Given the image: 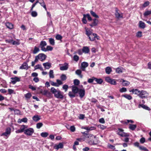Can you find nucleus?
Instances as JSON below:
<instances>
[{
	"instance_id": "1",
	"label": "nucleus",
	"mask_w": 151,
	"mask_h": 151,
	"mask_svg": "<svg viewBox=\"0 0 151 151\" xmlns=\"http://www.w3.org/2000/svg\"><path fill=\"white\" fill-rule=\"evenodd\" d=\"M50 91L55 98L60 99H63V92L58 88L56 89L54 87H52L50 89Z\"/></svg>"
},
{
	"instance_id": "2",
	"label": "nucleus",
	"mask_w": 151,
	"mask_h": 151,
	"mask_svg": "<svg viewBox=\"0 0 151 151\" xmlns=\"http://www.w3.org/2000/svg\"><path fill=\"white\" fill-rule=\"evenodd\" d=\"M83 17L82 19V20L83 23L84 24H86L87 22V21L86 18H87L88 20L91 21L92 20V19L91 17L89 14H83Z\"/></svg>"
},
{
	"instance_id": "3",
	"label": "nucleus",
	"mask_w": 151,
	"mask_h": 151,
	"mask_svg": "<svg viewBox=\"0 0 151 151\" xmlns=\"http://www.w3.org/2000/svg\"><path fill=\"white\" fill-rule=\"evenodd\" d=\"M117 134L121 137H128L129 134L124 132V130L120 128H119Z\"/></svg>"
},
{
	"instance_id": "4",
	"label": "nucleus",
	"mask_w": 151,
	"mask_h": 151,
	"mask_svg": "<svg viewBox=\"0 0 151 151\" xmlns=\"http://www.w3.org/2000/svg\"><path fill=\"white\" fill-rule=\"evenodd\" d=\"M34 130L32 128H27L24 131V133L27 136H31L34 132Z\"/></svg>"
},
{
	"instance_id": "5",
	"label": "nucleus",
	"mask_w": 151,
	"mask_h": 151,
	"mask_svg": "<svg viewBox=\"0 0 151 151\" xmlns=\"http://www.w3.org/2000/svg\"><path fill=\"white\" fill-rule=\"evenodd\" d=\"M105 80L106 82L111 84L115 85L116 84V82L114 79H112L109 77H106Z\"/></svg>"
},
{
	"instance_id": "6",
	"label": "nucleus",
	"mask_w": 151,
	"mask_h": 151,
	"mask_svg": "<svg viewBox=\"0 0 151 151\" xmlns=\"http://www.w3.org/2000/svg\"><path fill=\"white\" fill-rule=\"evenodd\" d=\"M148 96V93L147 92L144 90H141L139 96V97L142 99L147 97Z\"/></svg>"
},
{
	"instance_id": "7",
	"label": "nucleus",
	"mask_w": 151,
	"mask_h": 151,
	"mask_svg": "<svg viewBox=\"0 0 151 151\" xmlns=\"http://www.w3.org/2000/svg\"><path fill=\"white\" fill-rule=\"evenodd\" d=\"M27 128V126L25 125L21 126L20 129L16 130L15 132L16 133H19L24 132V131Z\"/></svg>"
},
{
	"instance_id": "8",
	"label": "nucleus",
	"mask_w": 151,
	"mask_h": 151,
	"mask_svg": "<svg viewBox=\"0 0 151 151\" xmlns=\"http://www.w3.org/2000/svg\"><path fill=\"white\" fill-rule=\"evenodd\" d=\"M90 40L91 41H94L96 38L97 40H99V37L96 34L92 33L88 37Z\"/></svg>"
},
{
	"instance_id": "9",
	"label": "nucleus",
	"mask_w": 151,
	"mask_h": 151,
	"mask_svg": "<svg viewBox=\"0 0 151 151\" xmlns=\"http://www.w3.org/2000/svg\"><path fill=\"white\" fill-rule=\"evenodd\" d=\"M38 60H40L41 61H43L46 58V56L42 53L39 54L38 55L36 56Z\"/></svg>"
},
{
	"instance_id": "10",
	"label": "nucleus",
	"mask_w": 151,
	"mask_h": 151,
	"mask_svg": "<svg viewBox=\"0 0 151 151\" xmlns=\"http://www.w3.org/2000/svg\"><path fill=\"white\" fill-rule=\"evenodd\" d=\"M80 97L83 98L85 95V90L84 88L79 89L78 91Z\"/></svg>"
},
{
	"instance_id": "11",
	"label": "nucleus",
	"mask_w": 151,
	"mask_h": 151,
	"mask_svg": "<svg viewBox=\"0 0 151 151\" xmlns=\"http://www.w3.org/2000/svg\"><path fill=\"white\" fill-rule=\"evenodd\" d=\"M11 129L10 127L7 128L6 129L5 132L2 133L1 136L4 135L5 136H7L8 135H9L11 133Z\"/></svg>"
},
{
	"instance_id": "12",
	"label": "nucleus",
	"mask_w": 151,
	"mask_h": 151,
	"mask_svg": "<svg viewBox=\"0 0 151 151\" xmlns=\"http://www.w3.org/2000/svg\"><path fill=\"white\" fill-rule=\"evenodd\" d=\"M11 83L13 84H14L17 82H19L20 81V78L17 77H12L11 78Z\"/></svg>"
},
{
	"instance_id": "13",
	"label": "nucleus",
	"mask_w": 151,
	"mask_h": 151,
	"mask_svg": "<svg viewBox=\"0 0 151 151\" xmlns=\"http://www.w3.org/2000/svg\"><path fill=\"white\" fill-rule=\"evenodd\" d=\"M141 91L138 89H133L131 90H129V92H132V93L136 94L139 96Z\"/></svg>"
},
{
	"instance_id": "14",
	"label": "nucleus",
	"mask_w": 151,
	"mask_h": 151,
	"mask_svg": "<svg viewBox=\"0 0 151 151\" xmlns=\"http://www.w3.org/2000/svg\"><path fill=\"white\" fill-rule=\"evenodd\" d=\"M96 137L95 139H91L89 140H88V143L90 145H96L97 143V142L96 141Z\"/></svg>"
},
{
	"instance_id": "15",
	"label": "nucleus",
	"mask_w": 151,
	"mask_h": 151,
	"mask_svg": "<svg viewBox=\"0 0 151 151\" xmlns=\"http://www.w3.org/2000/svg\"><path fill=\"white\" fill-rule=\"evenodd\" d=\"M88 66V64L86 62H83L81 64V69L82 71H84L85 70V68Z\"/></svg>"
},
{
	"instance_id": "16",
	"label": "nucleus",
	"mask_w": 151,
	"mask_h": 151,
	"mask_svg": "<svg viewBox=\"0 0 151 151\" xmlns=\"http://www.w3.org/2000/svg\"><path fill=\"white\" fill-rule=\"evenodd\" d=\"M68 68V65L67 63H65L63 65L60 67V69L61 70H67Z\"/></svg>"
},
{
	"instance_id": "17",
	"label": "nucleus",
	"mask_w": 151,
	"mask_h": 151,
	"mask_svg": "<svg viewBox=\"0 0 151 151\" xmlns=\"http://www.w3.org/2000/svg\"><path fill=\"white\" fill-rule=\"evenodd\" d=\"M63 145L62 143H60L58 145H55L54 146V148L57 150L60 148H63Z\"/></svg>"
},
{
	"instance_id": "18",
	"label": "nucleus",
	"mask_w": 151,
	"mask_h": 151,
	"mask_svg": "<svg viewBox=\"0 0 151 151\" xmlns=\"http://www.w3.org/2000/svg\"><path fill=\"white\" fill-rule=\"evenodd\" d=\"M47 45V43L45 41H42L40 44V46L41 48V50L43 51L44 50V49H45V47Z\"/></svg>"
},
{
	"instance_id": "19",
	"label": "nucleus",
	"mask_w": 151,
	"mask_h": 151,
	"mask_svg": "<svg viewBox=\"0 0 151 151\" xmlns=\"http://www.w3.org/2000/svg\"><path fill=\"white\" fill-rule=\"evenodd\" d=\"M93 22L90 24V26L91 27L94 26H97L98 25L99 22L98 20L96 19H93Z\"/></svg>"
},
{
	"instance_id": "20",
	"label": "nucleus",
	"mask_w": 151,
	"mask_h": 151,
	"mask_svg": "<svg viewBox=\"0 0 151 151\" xmlns=\"http://www.w3.org/2000/svg\"><path fill=\"white\" fill-rule=\"evenodd\" d=\"M82 49L83 52L86 54L88 53L90 51L89 47L87 46L83 47Z\"/></svg>"
},
{
	"instance_id": "21",
	"label": "nucleus",
	"mask_w": 151,
	"mask_h": 151,
	"mask_svg": "<svg viewBox=\"0 0 151 151\" xmlns=\"http://www.w3.org/2000/svg\"><path fill=\"white\" fill-rule=\"evenodd\" d=\"M115 15L116 17L117 18H122L123 17L122 14V13L120 14V12H118V10L117 9H116Z\"/></svg>"
},
{
	"instance_id": "22",
	"label": "nucleus",
	"mask_w": 151,
	"mask_h": 151,
	"mask_svg": "<svg viewBox=\"0 0 151 151\" xmlns=\"http://www.w3.org/2000/svg\"><path fill=\"white\" fill-rule=\"evenodd\" d=\"M20 69H27L28 68V65L27 63L24 62V63L20 67Z\"/></svg>"
},
{
	"instance_id": "23",
	"label": "nucleus",
	"mask_w": 151,
	"mask_h": 151,
	"mask_svg": "<svg viewBox=\"0 0 151 151\" xmlns=\"http://www.w3.org/2000/svg\"><path fill=\"white\" fill-rule=\"evenodd\" d=\"M72 90L73 92L76 94L78 92L79 89L76 86H72Z\"/></svg>"
},
{
	"instance_id": "24",
	"label": "nucleus",
	"mask_w": 151,
	"mask_h": 151,
	"mask_svg": "<svg viewBox=\"0 0 151 151\" xmlns=\"http://www.w3.org/2000/svg\"><path fill=\"white\" fill-rule=\"evenodd\" d=\"M43 65L46 69H49L51 67V64L48 62L43 63Z\"/></svg>"
},
{
	"instance_id": "25",
	"label": "nucleus",
	"mask_w": 151,
	"mask_h": 151,
	"mask_svg": "<svg viewBox=\"0 0 151 151\" xmlns=\"http://www.w3.org/2000/svg\"><path fill=\"white\" fill-rule=\"evenodd\" d=\"M82 128L87 130V131H88V132L89 131H91L94 130L96 129V128L93 127H82Z\"/></svg>"
},
{
	"instance_id": "26",
	"label": "nucleus",
	"mask_w": 151,
	"mask_h": 151,
	"mask_svg": "<svg viewBox=\"0 0 151 151\" xmlns=\"http://www.w3.org/2000/svg\"><path fill=\"white\" fill-rule=\"evenodd\" d=\"M139 28L142 29H144L145 27V23L142 21H139Z\"/></svg>"
},
{
	"instance_id": "27",
	"label": "nucleus",
	"mask_w": 151,
	"mask_h": 151,
	"mask_svg": "<svg viewBox=\"0 0 151 151\" xmlns=\"http://www.w3.org/2000/svg\"><path fill=\"white\" fill-rule=\"evenodd\" d=\"M33 120L35 122H37L40 119V116L37 115H35L32 117Z\"/></svg>"
},
{
	"instance_id": "28",
	"label": "nucleus",
	"mask_w": 151,
	"mask_h": 151,
	"mask_svg": "<svg viewBox=\"0 0 151 151\" xmlns=\"http://www.w3.org/2000/svg\"><path fill=\"white\" fill-rule=\"evenodd\" d=\"M85 29L86 35L88 37L92 33V32L90 31L88 28L85 27Z\"/></svg>"
},
{
	"instance_id": "29",
	"label": "nucleus",
	"mask_w": 151,
	"mask_h": 151,
	"mask_svg": "<svg viewBox=\"0 0 151 151\" xmlns=\"http://www.w3.org/2000/svg\"><path fill=\"white\" fill-rule=\"evenodd\" d=\"M6 27L9 29H12L13 28V25L11 23L7 22L6 23Z\"/></svg>"
},
{
	"instance_id": "30",
	"label": "nucleus",
	"mask_w": 151,
	"mask_h": 151,
	"mask_svg": "<svg viewBox=\"0 0 151 151\" xmlns=\"http://www.w3.org/2000/svg\"><path fill=\"white\" fill-rule=\"evenodd\" d=\"M137 127L136 124H129V128L132 130H134Z\"/></svg>"
},
{
	"instance_id": "31",
	"label": "nucleus",
	"mask_w": 151,
	"mask_h": 151,
	"mask_svg": "<svg viewBox=\"0 0 151 151\" xmlns=\"http://www.w3.org/2000/svg\"><path fill=\"white\" fill-rule=\"evenodd\" d=\"M105 71L107 74H110L112 71L111 68L110 67H106L105 68Z\"/></svg>"
},
{
	"instance_id": "32",
	"label": "nucleus",
	"mask_w": 151,
	"mask_h": 151,
	"mask_svg": "<svg viewBox=\"0 0 151 151\" xmlns=\"http://www.w3.org/2000/svg\"><path fill=\"white\" fill-rule=\"evenodd\" d=\"M120 81L122 82L123 85L124 86H127L130 83L129 82L125 81L123 79H121V80H120Z\"/></svg>"
},
{
	"instance_id": "33",
	"label": "nucleus",
	"mask_w": 151,
	"mask_h": 151,
	"mask_svg": "<svg viewBox=\"0 0 151 151\" xmlns=\"http://www.w3.org/2000/svg\"><path fill=\"white\" fill-rule=\"evenodd\" d=\"M76 74L78 76L81 78L83 77V75H81V71L80 70H77L75 72Z\"/></svg>"
},
{
	"instance_id": "34",
	"label": "nucleus",
	"mask_w": 151,
	"mask_h": 151,
	"mask_svg": "<svg viewBox=\"0 0 151 151\" xmlns=\"http://www.w3.org/2000/svg\"><path fill=\"white\" fill-rule=\"evenodd\" d=\"M49 77L50 78H54V72L53 70H50L49 72Z\"/></svg>"
},
{
	"instance_id": "35",
	"label": "nucleus",
	"mask_w": 151,
	"mask_h": 151,
	"mask_svg": "<svg viewBox=\"0 0 151 151\" xmlns=\"http://www.w3.org/2000/svg\"><path fill=\"white\" fill-rule=\"evenodd\" d=\"M95 137H96L95 136H94L92 134H89L87 136H86V138H88V140H89L91 139H95Z\"/></svg>"
},
{
	"instance_id": "36",
	"label": "nucleus",
	"mask_w": 151,
	"mask_h": 151,
	"mask_svg": "<svg viewBox=\"0 0 151 151\" xmlns=\"http://www.w3.org/2000/svg\"><path fill=\"white\" fill-rule=\"evenodd\" d=\"M94 81H95L97 83L101 84L103 82V80L101 78H95Z\"/></svg>"
},
{
	"instance_id": "37",
	"label": "nucleus",
	"mask_w": 151,
	"mask_h": 151,
	"mask_svg": "<svg viewBox=\"0 0 151 151\" xmlns=\"http://www.w3.org/2000/svg\"><path fill=\"white\" fill-rule=\"evenodd\" d=\"M122 96L124 97L129 100H130L132 99V97L131 96L127 94H125L124 95H122Z\"/></svg>"
},
{
	"instance_id": "38",
	"label": "nucleus",
	"mask_w": 151,
	"mask_h": 151,
	"mask_svg": "<svg viewBox=\"0 0 151 151\" xmlns=\"http://www.w3.org/2000/svg\"><path fill=\"white\" fill-rule=\"evenodd\" d=\"M40 5L46 10V8L45 3L43 0H40L39 3Z\"/></svg>"
},
{
	"instance_id": "39",
	"label": "nucleus",
	"mask_w": 151,
	"mask_h": 151,
	"mask_svg": "<svg viewBox=\"0 0 151 151\" xmlns=\"http://www.w3.org/2000/svg\"><path fill=\"white\" fill-rule=\"evenodd\" d=\"M43 51L46 52L48 51H51L53 49V47L50 46H47L46 48L44 49Z\"/></svg>"
},
{
	"instance_id": "40",
	"label": "nucleus",
	"mask_w": 151,
	"mask_h": 151,
	"mask_svg": "<svg viewBox=\"0 0 151 151\" xmlns=\"http://www.w3.org/2000/svg\"><path fill=\"white\" fill-rule=\"evenodd\" d=\"M90 12L91 15L93 17L96 18H99V16L97 15L93 11L91 10L90 11Z\"/></svg>"
},
{
	"instance_id": "41",
	"label": "nucleus",
	"mask_w": 151,
	"mask_h": 151,
	"mask_svg": "<svg viewBox=\"0 0 151 151\" xmlns=\"http://www.w3.org/2000/svg\"><path fill=\"white\" fill-rule=\"evenodd\" d=\"M40 51V49L38 47L36 46L35 47L34 50L33 52V53L34 54H35L39 52Z\"/></svg>"
},
{
	"instance_id": "42",
	"label": "nucleus",
	"mask_w": 151,
	"mask_h": 151,
	"mask_svg": "<svg viewBox=\"0 0 151 151\" xmlns=\"http://www.w3.org/2000/svg\"><path fill=\"white\" fill-rule=\"evenodd\" d=\"M75 93L73 92L72 91H70L68 95L70 98H74L75 96Z\"/></svg>"
},
{
	"instance_id": "43",
	"label": "nucleus",
	"mask_w": 151,
	"mask_h": 151,
	"mask_svg": "<svg viewBox=\"0 0 151 151\" xmlns=\"http://www.w3.org/2000/svg\"><path fill=\"white\" fill-rule=\"evenodd\" d=\"M123 68H117L116 69V72L117 73H120L122 72V70Z\"/></svg>"
},
{
	"instance_id": "44",
	"label": "nucleus",
	"mask_w": 151,
	"mask_h": 151,
	"mask_svg": "<svg viewBox=\"0 0 151 151\" xmlns=\"http://www.w3.org/2000/svg\"><path fill=\"white\" fill-rule=\"evenodd\" d=\"M49 42L52 45H55V42L54 40L52 38H50L49 39Z\"/></svg>"
},
{
	"instance_id": "45",
	"label": "nucleus",
	"mask_w": 151,
	"mask_h": 151,
	"mask_svg": "<svg viewBox=\"0 0 151 151\" xmlns=\"http://www.w3.org/2000/svg\"><path fill=\"white\" fill-rule=\"evenodd\" d=\"M41 93L45 95H50V93L47 90H44L41 92Z\"/></svg>"
},
{
	"instance_id": "46",
	"label": "nucleus",
	"mask_w": 151,
	"mask_h": 151,
	"mask_svg": "<svg viewBox=\"0 0 151 151\" xmlns=\"http://www.w3.org/2000/svg\"><path fill=\"white\" fill-rule=\"evenodd\" d=\"M40 135L42 137H46L48 135V134L47 132H43L41 133Z\"/></svg>"
},
{
	"instance_id": "47",
	"label": "nucleus",
	"mask_w": 151,
	"mask_h": 151,
	"mask_svg": "<svg viewBox=\"0 0 151 151\" xmlns=\"http://www.w3.org/2000/svg\"><path fill=\"white\" fill-rule=\"evenodd\" d=\"M107 147L108 148L113 150H115V149L114 146L112 145L109 143L108 144Z\"/></svg>"
},
{
	"instance_id": "48",
	"label": "nucleus",
	"mask_w": 151,
	"mask_h": 151,
	"mask_svg": "<svg viewBox=\"0 0 151 151\" xmlns=\"http://www.w3.org/2000/svg\"><path fill=\"white\" fill-rule=\"evenodd\" d=\"M24 96L27 99H29L32 96V95L30 93H28L26 94Z\"/></svg>"
},
{
	"instance_id": "49",
	"label": "nucleus",
	"mask_w": 151,
	"mask_h": 151,
	"mask_svg": "<svg viewBox=\"0 0 151 151\" xmlns=\"http://www.w3.org/2000/svg\"><path fill=\"white\" fill-rule=\"evenodd\" d=\"M12 44L13 45H19L20 44L19 42V40H17V41H13V42L12 43Z\"/></svg>"
},
{
	"instance_id": "50",
	"label": "nucleus",
	"mask_w": 151,
	"mask_h": 151,
	"mask_svg": "<svg viewBox=\"0 0 151 151\" xmlns=\"http://www.w3.org/2000/svg\"><path fill=\"white\" fill-rule=\"evenodd\" d=\"M43 124L41 122H39L36 124V127L37 129H40L42 126Z\"/></svg>"
},
{
	"instance_id": "51",
	"label": "nucleus",
	"mask_w": 151,
	"mask_h": 151,
	"mask_svg": "<svg viewBox=\"0 0 151 151\" xmlns=\"http://www.w3.org/2000/svg\"><path fill=\"white\" fill-rule=\"evenodd\" d=\"M150 4V2L149 1H146L142 5V6L143 7L145 8L148 6Z\"/></svg>"
},
{
	"instance_id": "52",
	"label": "nucleus",
	"mask_w": 151,
	"mask_h": 151,
	"mask_svg": "<svg viewBox=\"0 0 151 151\" xmlns=\"http://www.w3.org/2000/svg\"><path fill=\"white\" fill-rule=\"evenodd\" d=\"M139 106H141L143 108L149 110L150 109V108L149 107L147 106H146L144 104H139Z\"/></svg>"
},
{
	"instance_id": "53",
	"label": "nucleus",
	"mask_w": 151,
	"mask_h": 151,
	"mask_svg": "<svg viewBox=\"0 0 151 151\" xmlns=\"http://www.w3.org/2000/svg\"><path fill=\"white\" fill-rule=\"evenodd\" d=\"M56 81L57 84V85H58V87H59L60 85H62L63 84V83L62 81L59 79H57L56 80Z\"/></svg>"
},
{
	"instance_id": "54",
	"label": "nucleus",
	"mask_w": 151,
	"mask_h": 151,
	"mask_svg": "<svg viewBox=\"0 0 151 151\" xmlns=\"http://www.w3.org/2000/svg\"><path fill=\"white\" fill-rule=\"evenodd\" d=\"M37 15V13L35 11H32L31 12V15L34 17H36Z\"/></svg>"
},
{
	"instance_id": "55",
	"label": "nucleus",
	"mask_w": 151,
	"mask_h": 151,
	"mask_svg": "<svg viewBox=\"0 0 151 151\" xmlns=\"http://www.w3.org/2000/svg\"><path fill=\"white\" fill-rule=\"evenodd\" d=\"M56 39L58 40H61L62 38V37L60 35H57L55 37Z\"/></svg>"
},
{
	"instance_id": "56",
	"label": "nucleus",
	"mask_w": 151,
	"mask_h": 151,
	"mask_svg": "<svg viewBox=\"0 0 151 151\" xmlns=\"http://www.w3.org/2000/svg\"><path fill=\"white\" fill-rule=\"evenodd\" d=\"M140 150H144L145 151H148V150L145 147L143 146H140L139 147Z\"/></svg>"
},
{
	"instance_id": "57",
	"label": "nucleus",
	"mask_w": 151,
	"mask_h": 151,
	"mask_svg": "<svg viewBox=\"0 0 151 151\" xmlns=\"http://www.w3.org/2000/svg\"><path fill=\"white\" fill-rule=\"evenodd\" d=\"M60 78L62 80L64 81L66 80V77L65 75L62 74L60 76Z\"/></svg>"
},
{
	"instance_id": "58",
	"label": "nucleus",
	"mask_w": 151,
	"mask_h": 151,
	"mask_svg": "<svg viewBox=\"0 0 151 151\" xmlns=\"http://www.w3.org/2000/svg\"><path fill=\"white\" fill-rule=\"evenodd\" d=\"M127 89L126 88L123 87L119 89V91L121 93H123L127 91Z\"/></svg>"
},
{
	"instance_id": "59",
	"label": "nucleus",
	"mask_w": 151,
	"mask_h": 151,
	"mask_svg": "<svg viewBox=\"0 0 151 151\" xmlns=\"http://www.w3.org/2000/svg\"><path fill=\"white\" fill-rule=\"evenodd\" d=\"M151 14V11H147L144 14L145 16H147Z\"/></svg>"
},
{
	"instance_id": "60",
	"label": "nucleus",
	"mask_w": 151,
	"mask_h": 151,
	"mask_svg": "<svg viewBox=\"0 0 151 151\" xmlns=\"http://www.w3.org/2000/svg\"><path fill=\"white\" fill-rule=\"evenodd\" d=\"M69 129L72 132H74L76 130V128L74 126H72L70 127Z\"/></svg>"
},
{
	"instance_id": "61",
	"label": "nucleus",
	"mask_w": 151,
	"mask_h": 151,
	"mask_svg": "<svg viewBox=\"0 0 151 151\" xmlns=\"http://www.w3.org/2000/svg\"><path fill=\"white\" fill-rule=\"evenodd\" d=\"M38 60L37 58L35 57V60L34 61H32V66H34L35 64L38 61Z\"/></svg>"
},
{
	"instance_id": "62",
	"label": "nucleus",
	"mask_w": 151,
	"mask_h": 151,
	"mask_svg": "<svg viewBox=\"0 0 151 151\" xmlns=\"http://www.w3.org/2000/svg\"><path fill=\"white\" fill-rule=\"evenodd\" d=\"M74 83L75 85H78L80 83V81L78 79H75L74 81Z\"/></svg>"
},
{
	"instance_id": "63",
	"label": "nucleus",
	"mask_w": 151,
	"mask_h": 151,
	"mask_svg": "<svg viewBox=\"0 0 151 151\" xmlns=\"http://www.w3.org/2000/svg\"><path fill=\"white\" fill-rule=\"evenodd\" d=\"M73 60L76 62L78 61L79 59V57L77 55H74L73 57Z\"/></svg>"
},
{
	"instance_id": "64",
	"label": "nucleus",
	"mask_w": 151,
	"mask_h": 151,
	"mask_svg": "<svg viewBox=\"0 0 151 151\" xmlns=\"http://www.w3.org/2000/svg\"><path fill=\"white\" fill-rule=\"evenodd\" d=\"M63 88L65 90V91L66 92L67 91L68 88V86L67 85H64L63 86Z\"/></svg>"
}]
</instances>
